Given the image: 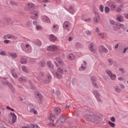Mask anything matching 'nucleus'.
<instances>
[{
    "label": "nucleus",
    "mask_w": 128,
    "mask_h": 128,
    "mask_svg": "<svg viewBox=\"0 0 128 128\" xmlns=\"http://www.w3.org/2000/svg\"><path fill=\"white\" fill-rule=\"evenodd\" d=\"M28 108L30 112H33L34 114H36L38 112L36 110H34V106L32 104H30L28 106Z\"/></svg>",
    "instance_id": "14"
},
{
    "label": "nucleus",
    "mask_w": 128,
    "mask_h": 128,
    "mask_svg": "<svg viewBox=\"0 0 128 128\" xmlns=\"http://www.w3.org/2000/svg\"><path fill=\"white\" fill-rule=\"evenodd\" d=\"M114 90H115V92H121L120 88V87H118V86H116L114 87Z\"/></svg>",
    "instance_id": "41"
},
{
    "label": "nucleus",
    "mask_w": 128,
    "mask_h": 128,
    "mask_svg": "<svg viewBox=\"0 0 128 128\" xmlns=\"http://www.w3.org/2000/svg\"><path fill=\"white\" fill-rule=\"evenodd\" d=\"M56 116L54 114H50V117H49V120H52L53 122H54V120H56Z\"/></svg>",
    "instance_id": "26"
},
{
    "label": "nucleus",
    "mask_w": 128,
    "mask_h": 128,
    "mask_svg": "<svg viewBox=\"0 0 128 128\" xmlns=\"http://www.w3.org/2000/svg\"><path fill=\"white\" fill-rule=\"evenodd\" d=\"M10 114L11 115L12 117V124H15L16 122V114L14 112H10Z\"/></svg>",
    "instance_id": "17"
},
{
    "label": "nucleus",
    "mask_w": 128,
    "mask_h": 128,
    "mask_svg": "<svg viewBox=\"0 0 128 128\" xmlns=\"http://www.w3.org/2000/svg\"><path fill=\"white\" fill-rule=\"evenodd\" d=\"M34 8V4L32 3H28L26 4L24 10H30Z\"/></svg>",
    "instance_id": "11"
},
{
    "label": "nucleus",
    "mask_w": 128,
    "mask_h": 128,
    "mask_svg": "<svg viewBox=\"0 0 128 128\" xmlns=\"http://www.w3.org/2000/svg\"><path fill=\"white\" fill-rule=\"evenodd\" d=\"M20 64H28V60H26V58L24 57H22L20 58Z\"/></svg>",
    "instance_id": "24"
},
{
    "label": "nucleus",
    "mask_w": 128,
    "mask_h": 128,
    "mask_svg": "<svg viewBox=\"0 0 128 128\" xmlns=\"http://www.w3.org/2000/svg\"><path fill=\"white\" fill-rule=\"evenodd\" d=\"M4 84H6V86H8V88H10V90L12 92H16V90L12 86V85L11 84L8 83V82H5L4 83Z\"/></svg>",
    "instance_id": "20"
},
{
    "label": "nucleus",
    "mask_w": 128,
    "mask_h": 128,
    "mask_svg": "<svg viewBox=\"0 0 128 128\" xmlns=\"http://www.w3.org/2000/svg\"><path fill=\"white\" fill-rule=\"evenodd\" d=\"M108 124H110V126H111V128H116V124H114V123L109 121L108 122Z\"/></svg>",
    "instance_id": "40"
},
{
    "label": "nucleus",
    "mask_w": 128,
    "mask_h": 128,
    "mask_svg": "<svg viewBox=\"0 0 128 128\" xmlns=\"http://www.w3.org/2000/svg\"><path fill=\"white\" fill-rule=\"evenodd\" d=\"M104 11L105 14H108V12H110V8H108V6H106L104 8Z\"/></svg>",
    "instance_id": "45"
},
{
    "label": "nucleus",
    "mask_w": 128,
    "mask_h": 128,
    "mask_svg": "<svg viewBox=\"0 0 128 128\" xmlns=\"http://www.w3.org/2000/svg\"><path fill=\"white\" fill-rule=\"evenodd\" d=\"M66 120V118L65 116H61L59 120L56 121V124L60 126L62 124H64Z\"/></svg>",
    "instance_id": "6"
},
{
    "label": "nucleus",
    "mask_w": 128,
    "mask_h": 128,
    "mask_svg": "<svg viewBox=\"0 0 128 128\" xmlns=\"http://www.w3.org/2000/svg\"><path fill=\"white\" fill-rule=\"evenodd\" d=\"M26 26H32V22H26Z\"/></svg>",
    "instance_id": "52"
},
{
    "label": "nucleus",
    "mask_w": 128,
    "mask_h": 128,
    "mask_svg": "<svg viewBox=\"0 0 128 128\" xmlns=\"http://www.w3.org/2000/svg\"><path fill=\"white\" fill-rule=\"evenodd\" d=\"M55 76L57 78H62V74H60L58 72H56Z\"/></svg>",
    "instance_id": "44"
},
{
    "label": "nucleus",
    "mask_w": 128,
    "mask_h": 128,
    "mask_svg": "<svg viewBox=\"0 0 128 128\" xmlns=\"http://www.w3.org/2000/svg\"><path fill=\"white\" fill-rule=\"evenodd\" d=\"M6 108H7V110H10L12 112H14V108H11L10 107V106H7Z\"/></svg>",
    "instance_id": "51"
},
{
    "label": "nucleus",
    "mask_w": 128,
    "mask_h": 128,
    "mask_svg": "<svg viewBox=\"0 0 128 128\" xmlns=\"http://www.w3.org/2000/svg\"><path fill=\"white\" fill-rule=\"evenodd\" d=\"M68 59L70 60H74V55L72 54H70L68 56Z\"/></svg>",
    "instance_id": "34"
},
{
    "label": "nucleus",
    "mask_w": 128,
    "mask_h": 128,
    "mask_svg": "<svg viewBox=\"0 0 128 128\" xmlns=\"http://www.w3.org/2000/svg\"><path fill=\"white\" fill-rule=\"evenodd\" d=\"M88 48L91 52H92L93 54H96V49L94 48V44L90 43L88 46Z\"/></svg>",
    "instance_id": "15"
},
{
    "label": "nucleus",
    "mask_w": 128,
    "mask_h": 128,
    "mask_svg": "<svg viewBox=\"0 0 128 128\" xmlns=\"http://www.w3.org/2000/svg\"><path fill=\"white\" fill-rule=\"evenodd\" d=\"M84 22H92V18H88L87 19H84Z\"/></svg>",
    "instance_id": "49"
},
{
    "label": "nucleus",
    "mask_w": 128,
    "mask_h": 128,
    "mask_svg": "<svg viewBox=\"0 0 128 128\" xmlns=\"http://www.w3.org/2000/svg\"><path fill=\"white\" fill-rule=\"evenodd\" d=\"M32 42L34 44L38 46H42V42L38 39H33Z\"/></svg>",
    "instance_id": "18"
},
{
    "label": "nucleus",
    "mask_w": 128,
    "mask_h": 128,
    "mask_svg": "<svg viewBox=\"0 0 128 128\" xmlns=\"http://www.w3.org/2000/svg\"><path fill=\"white\" fill-rule=\"evenodd\" d=\"M124 18L128 20V14H125L124 16Z\"/></svg>",
    "instance_id": "64"
},
{
    "label": "nucleus",
    "mask_w": 128,
    "mask_h": 128,
    "mask_svg": "<svg viewBox=\"0 0 128 128\" xmlns=\"http://www.w3.org/2000/svg\"><path fill=\"white\" fill-rule=\"evenodd\" d=\"M22 70L24 72H26V74H28L30 72L28 71V68H26V66H23L22 67Z\"/></svg>",
    "instance_id": "31"
},
{
    "label": "nucleus",
    "mask_w": 128,
    "mask_h": 128,
    "mask_svg": "<svg viewBox=\"0 0 128 128\" xmlns=\"http://www.w3.org/2000/svg\"><path fill=\"white\" fill-rule=\"evenodd\" d=\"M106 73L107 74H108V76H110L111 80H116V75L115 74H112V71L110 70H106Z\"/></svg>",
    "instance_id": "12"
},
{
    "label": "nucleus",
    "mask_w": 128,
    "mask_h": 128,
    "mask_svg": "<svg viewBox=\"0 0 128 128\" xmlns=\"http://www.w3.org/2000/svg\"><path fill=\"white\" fill-rule=\"evenodd\" d=\"M110 23L112 24V26H114V24H116V22H114V20H110Z\"/></svg>",
    "instance_id": "50"
},
{
    "label": "nucleus",
    "mask_w": 128,
    "mask_h": 128,
    "mask_svg": "<svg viewBox=\"0 0 128 128\" xmlns=\"http://www.w3.org/2000/svg\"><path fill=\"white\" fill-rule=\"evenodd\" d=\"M30 62H36V59L31 58V59L30 60Z\"/></svg>",
    "instance_id": "63"
},
{
    "label": "nucleus",
    "mask_w": 128,
    "mask_h": 128,
    "mask_svg": "<svg viewBox=\"0 0 128 128\" xmlns=\"http://www.w3.org/2000/svg\"><path fill=\"white\" fill-rule=\"evenodd\" d=\"M10 4H12V6H16V3L14 1L10 2Z\"/></svg>",
    "instance_id": "56"
},
{
    "label": "nucleus",
    "mask_w": 128,
    "mask_h": 128,
    "mask_svg": "<svg viewBox=\"0 0 128 128\" xmlns=\"http://www.w3.org/2000/svg\"><path fill=\"white\" fill-rule=\"evenodd\" d=\"M48 50H50V52H55L58 50V46L56 45L50 46L48 47Z\"/></svg>",
    "instance_id": "16"
},
{
    "label": "nucleus",
    "mask_w": 128,
    "mask_h": 128,
    "mask_svg": "<svg viewBox=\"0 0 128 128\" xmlns=\"http://www.w3.org/2000/svg\"><path fill=\"white\" fill-rule=\"evenodd\" d=\"M96 32H97V34H98V32H100V28H98V27H96Z\"/></svg>",
    "instance_id": "58"
},
{
    "label": "nucleus",
    "mask_w": 128,
    "mask_h": 128,
    "mask_svg": "<svg viewBox=\"0 0 128 128\" xmlns=\"http://www.w3.org/2000/svg\"><path fill=\"white\" fill-rule=\"evenodd\" d=\"M52 75L50 73H40L38 78V80L42 82L44 84H50L52 81Z\"/></svg>",
    "instance_id": "2"
},
{
    "label": "nucleus",
    "mask_w": 128,
    "mask_h": 128,
    "mask_svg": "<svg viewBox=\"0 0 128 128\" xmlns=\"http://www.w3.org/2000/svg\"><path fill=\"white\" fill-rule=\"evenodd\" d=\"M104 5L101 4L100 6L99 10L101 12H104Z\"/></svg>",
    "instance_id": "43"
},
{
    "label": "nucleus",
    "mask_w": 128,
    "mask_h": 128,
    "mask_svg": "<svg viewBox=\"0 0 128 128\" xmlns=\"http://www.w3.org/2000/svg\"><path fill=\"white\" fill-rule=\"evenodd\" d=\"M120 86L121 88H124V85L123 84H120Z\"/></svg>",
    "instance_id": "62"
},
{
    "label": "nucleus",
    "mask_w": 128,
    "mask_h": 128,
    "mask_svg": "<svg viewBox=\"0 0 128 128\" xmlns=\"http://www.w3.org/2000/svg\"><path fill=\"white\" fill-rule=\"evenodd\" d=\"M124 26V24L120 23H117L114 24V26H113V30H116V32H118V30L122 28Z\"/></svg>",
    "instance_id": "7"
},
{
    "label": "nucleus",
    "mask_w": 128,
    "mask_h": 128,
    "mask_svg": "<svg viewBox=\"0 0 128 128\" xmlns=\"http://www.w3.org/2000/svg\"><path fill=\"white\" fill-rule=\"evenodd\" d=\"M94 22L95 24H98L100 22V16L98 12L95 13V16L94 18Z\"/></svg>",
    "instance_id": "10"
},
{
    "label": "nucleus",
    "mask_w": 128,
    "mask_h": 128,
    "mask_svg": "<svg viewBox=\"0 0 128 128\" xmlns=\"http://www.w3.org/2000/svg\"><path fill=\"white\" fill-rule=\"evenodd\" d=\"M38 66L41 68H44L46 66V62L44 60H41L39 62Z\"/></svg>",
    "instance_id": "32"
},
{
    "label": "nucleus",
    "mask_w": 128,
    "mask_h": 128,
    "mask_svg": "<svg viewBox=\"0 0 128 128\" xmlns=\"http://www.w3.org/2000/svg\"><path fill=\"white\" fill-rule=\"evenodd\" d=\"M100 52H106V54H107V52H108V49L106 48H105L104 45L100 46Z\"/></svg>",
    "instance_id": "21"
},
{
    "label": "nucleus",
    "mask_w": 128,
    "mask_h": 128,
    "mask_svg": "<svg viewBox=\"0 0 128 128\" xmlns=\"http://www.w3.org/2000/svg\"><path fill=\"white\" fill-rule=\"evenodd\" d=\"M4 40H8V38H14V36L12 34H6L4 36Z\"/></svg>",
    "instance_id": "25"
},
{
    "label": "nucleus",
    "mask_w": 128,
    "mask_h": 128,
    "mask_svg": "<svg viewBox=\"0 0 128 128\" xmlns=\"http://www.w3.org/2000/svg\"><path fill=\"white\" fill-rule=\"evenodd\" d=\"M48 39L52 42H54L58 40V37L54 34H50L49 35Z\"/></svg>",
    "instance_id": "13"
},
{
    "label": "nucleus",
    "mask_w": 128,
    "mask_h": 128,
    "mask_svg": "<svg viewBox=\"0 0 128 128\" xmlns=\"http://www.w3.org/2000/svg\"><path fill=\"white\" fill-rule=\"evenodd\" d=\"M118 80H121V81H122L124 80V78L122 77V76H120V77H118Z\"/></svg>",
    "instance_id": "60"
},
{
    "label": "nucleus",
    "mask_w": 128,
    "mask_h": 128,
    "mask_svg": "<svg viewBox=\"0 0 128 128\" xmlns=\"http://www.w3.org/2000/svg\"><path fill=\"white\" fill-rule=\"evenodd\" d=\"M12 72H14V69H12V71H11V74H12V77L14 78H18V74H16Z\"/></svg>",
    "instance_id": "39"
},
{
    "label": "nucleus",
    "mask_w": 128,
    "mask_h": 128,
    "mask_svg": "<svg viewBox=\"0 0 128 128\" xmlns=\"http://www.w3.org/2000/svg\"><path fill=\"white\" fill-rule=\"evenodd\" d=\"M108 62H109V66H112V60L109 59Z\"/></svg>",
    "instance_id": "53"
},
{
    "label": "nucleus",
    "mask_w": 128,
    "mask_h": 128,
    "mask_svg": "<svg viewBox=\"0 0 128 128\" xmlns=\"http://www.w3.org/2000/svg\"><path fill=\"white\" fill-rule=\"evenodd\" d=\"M30 18L32 20H38V17L40 16V14H38V12L35 10H32L30 12Z\"/></svg>",
    "instance_id": "4"
},
{
    "label": "nucleus",
    "mask_w": 128,
    "mask_h": 128,
    "mask_svg": "<svg viewBox=\"0 0 128 128\" xmlns=\"http://www.w3.org/2000/svg\"><path fill=\"white\" fill-rule=\"evenodd\" d=\"M19 82H26V78H18Z\"/></svg>",
    "instance_id": "48"
},
{
    "label": "nucleus",
    "mask_w": 128,
    "mask_h": 128,
    "mask_svg": "<svg viewBox=\"0 0 128 128\" xmlns=\"http://www.w3.org/2000/svg\"><path fill=\"white\" fill-rule=\"evenodd\" d=\"M93 94H94L98 102H102V99H100V98L102 97V95H100V92H98V91L96 90L93 91Z\"/></svg>",
    "instance_id": "5"
},
{
    "label": "nucleus",
    "mask_w": 128,
    "mask_h": 128,
    "mask_svg": "<svg viewBox=\"0 0 128 128\" xmlns=\"http://www.w3.org/2000/svg\"><path fill=\"white\" fill-rule=\"evenodd\" d=\"M109 6H110L112 10H114V8H116V6L112 4V2H110L109 3Z\"/></svg>",
    "instance_id": "42"
},
{
    "label": "nucleus",
    "mask_w": 128,
    "mask_h": 128,
    "mask_svg": "<svg viewBox=\"0 0 128 128\" xmlns=\"http://www.w3.org/2000/svg\"><path fill=\"white\" fill-rule=\"evenodd\" d=\"M118 4H122L124 0H116Z\"/></svg>",
    "instance_id": "59"
},
{
    "label": "nucleus",
    "mask_w": 128,
    "mask_h": 128,
    "mask_svg": "<svg viewBox=\"0 0 128 128\" xmlns=\"http://www.w3.org/2000/svg\"><path fill=\"white\" fill-rule=\"evenodd\" d=\"M116 20L119 22H124V18H122V16H118L116 18Z\"/></svg>",
    "instance_id": "28"
},
{
    "label": "nucleus",
    "mask_w": 128,
    "mask_h": 128,
    "mask_svg": "<svg viewBox=\"0 0 128 128\" xmlns=\"http://www.w3.org/2000/svg\"><path fill=\"white\" fill-rule=\"evenodd\" d=\"M119 70H120V72H121L122 74H124V68H120L119 69Z\"/></svg>",
    "instance_id": "55"
},
{
    "label": "nucleus",
    "mask_w": 128,
    "mask_h": 128,
    "mask_svg": "<svg viewBox=\"0 0 128 128\" xmlns=\"http://www.w3.org/2000/svg\"><path fill=\"white\" fill-rule=\"evenodd\" d=\"M91 80L92 82L93 86L96 88H98V84H96V77L92 76L91 77Z\"/></svg>",
    "instance_id": "23"
},
{
    "label": "nucleus",
    "mask_w": 128,
    "mask_h": 128,
    "mask_svg": "<svg viewBox=\"0 0 128 128\" xmlns=\"http://www.w3.org/2000/svg\"><path fill=\"white\" fill-rule=\"evenodd\" d=\"M28 127L30 128H40V126H38L34 124H30L28 126Z\"/></svg>",
    "instance_id": "38"
},
{
    "label": "nucleus",
    "mask_w": 128,
    "mask_h": 128,
    "mask_svg": "<svg viewBox=\"0 0 128 128\" xmlns=\"http://www.w3.org/2000/svg\"><path fill=\"white\" fill-rule=\"evenodd\" d=\"M86 34H87L88 36H92V32H90V30H87L85 32Z\"/></svg>",
    "instance_id": "47"
},
{
    "label": "nucleus",
    "mask_w": 128,
    "mask_h": 128,
    "mask_svg": "<svg viewBox=\"0 0 128 128\" xmlns=\"http://www.w3.org/2000/svg\"><path fill=\"white\" fill-rule=\"evenodd\" d=\"M55 60H56V62H58L59 64H60V66H64V62H62V60H60V58H56Z\"/></svg>",
    "instance_id": "30"
},
{
    "label": "nucleus",
    "mask_w": 128,
    "mask_h": 128,
    "mask_svg": "<svg viewBox=\"0 0 128 128\" xmlns=\"http://www.w3.org/2000/svg\"><path fill=\"white\" fill-rule=\"evenodd\" d=\"M63 28L67 32H70V23L67 21L64 22L63 24Z\"/></svg>",
    "instance_id": "8"
},
{
    "label": "nucleus",
    "mask_w": 128,
    "mask_h": 128,
    "mask_svg": "<svg viewBox=\"0 0 128 128\" xmlns=\"http://www.w3.org/2000/svg\"><path fill=\"white\" fill-rule=\"evenodd\" d=\"M59 30L60 26L56 24H53V26L52 28V32H58Z\"/></svg>",
    "instance_id": "19"
},
{
    "label": "nucleus",
    "mask_w": 128,
    "mask_h": 128,
    "mask_svg": "<svg viewBox=\"0 0 128 128\" xmlns=\"http://www.w3.org/2000/svg\"><path fill=\"white\" fill-rule=\"evenodd\" d=\"M86 68V66H84V64H82L81 65V66L79 68V70L80 72H82V70H84Z\"/></svg>",
    "instance_id": "37"
},
{
    "label": "nucleus",
    "mask_w": 128,
    "mask_h": 128,
    "mask_svg": "<svg viewBox=\"0 0 128 128\" xmlns=\"http://www.w3.org/2000/svg\"><path fill=\"white\" fill-rule=\"evenodd\" d=\"M41 20L42 22H45V24H51L50 20L46 16H42Z\"/></svg>",
    "instance_id": "9"
},
{
    "label": "nucleus",
    "mask_w": 128,
    "mask_h": 128,
    "mask_svg": "<svg viewBox=\"0 0 128 128\" xmlns=\"http://www.w3.org/2000/svg\"><path fill=\"white\" fill-rule=\"evenodd\" d=\"M0 54L1 56H6V52H4V51H2L1 52H0Z\"/></svg>",
    "instance_id": "57"
},
{
    "label": "nucleus",
    "mask_w": 128,
    "mask_h": 128,
    "mask_svg": "<svg viewBox=\"0 0 128 128\" xmlns=\"http://www.w3.org/2000/svg\"><path fill=\"white\" fill-rule=\"evenodd\" d=\"M110 120H111V122H116V118H114V117H112L110 118Z\"/></svg>",
    "instance_id": "54"
},
{
    "label": "nucleus",
    "mask_w": 128,
    "mask_h": 128,
    "mask_svg": "<svg viewBox=\"0 0 128 128\" xmlns=\"http://www.w3.org/2000/svg\"><path fill=\"white\" fill-rule=\"evenodd\" d=\"M47 64L49 68H54V64H52L50 62H48Z\"/></svg>",
    "instance_id": "36"
},
{
    "label": "nucleus",
    "mask_w": 128,
    "mask_h": 128,
    "mask_svg": "<svg viewBox=\"0 0 128 128\" xmlns=\"http://www.w3.org/2000/svg\"><path fill=\"white\" fill-rule=\"evenodd\" d=\"M87 122H94V124H100L102 120V116L98 113H94L84 116Z\"/></svg>",
    "instance_id": "1"
},
{
    "label": "nucleus",
    "mask_w": 128,
    "mask_h": 128,
    "mask_svg": "<svg viewBox=\"0 0 128 128\" xmlns=\"http://www.w3.org/2000/svg\"><path fill=\"white\" fill-rule=\"evenodd\" d=\"M57 70H58V72H60V74H64V70L60 68H58Z\"/></svg>",
    "instance_id": "46"
},
{
    "label": "nucleus",
    "mask_w": 128,
    "mask_h": 128,
    "mask_svg": "<svg viewBox=\"0 0 128 128\" xmlns=\"http://www.w3.org/2000/svg\"><path fill=\"white\" fill-rule=\"evenodd\" d=\"M54 112H55L56 114L58 116V114L62 112V110H60V108H57L54 110Z\"/></svg>",
    "instance_id": "27"
},
{
    "label": "nucleus",
    "mask_w": 128,
    "mask_h": 128,
    "mask_svg": "<svg viewBox=\"0 0 128 128\" xmlns=\"http://www.w3.org/2000/svg\"><path fill=\"white\" fill-rule=\"evenodd\" d=\"M126 50H128V48L126 47V48H124L123 50V53L124 54H126Z\"/></svg>",
    "instance_id": "61"
},
{
    "label": "nucleus",
    "mask_w": 128,
    "mask_h": 128,
    "mask_svg": "<svg viewBox=\"0 0 128 128\" xmlns=\"http://www.w3.org/2000/svg\"><path fill=\"white\" fill-rule=\"evenodd\" d=\"M22 50L25 52L30 54L32 52V46L28 43H24L22 44Z\"/></svg>",
    "instance_id": "3"
},
{
    "label": "nucleus",
    "mask_w": 128,
    "mask_h": 128,
    "mask_svg": "<svg viewBox=\"0 0 128 128\" xmlns=\"http://www.w3.org/2000/svg\"><path fill=\"white\" fill-rule=\"evenodd\" d=\"M35 96L36 98H38L40 100H42V95L40 92H36L35 94Z\"/></svg>",
    "instance_id": "29"
},
{
    "label": "nucleus",
    "mask_w": 128,
    "mask_h": 128,
    "mask_svg": "<svg viewBox=\"0 0 128 128\" xmlns=\"http://www.w3.org/2000/svg\"><path fill=\"white\" fill-rule=\"evenodd\" d=\"M122 8H124V4H120L117 8L116 10L118 12H122Z\"/></svg>",
    "instance_id": "33"
},
{
    "label": "nucleus",
    "mask_w": 128,
    "mask_h": 128,
    "mask_svg": "<svg viewBox=\"0 0 128 128\" xmlns=\"http://www.w3.org/2000/svg\"><path fill=\"white\" fill-rule=\"evenodd\" d=\"M65 10H67L68 12L71 14H74V13L76 12L74 10V8L72 6H70L69 7V8H65Z\"/></svg>",
    "instance_id": "22"
},
{
    "label": "nucleus",
    "mask_w": 128,
    "mask_h": 128,
    "mask_svg": "<svg viewBox=\"0 0 128 128\" xmlns=\"http://www.w3.org/2000/svg\"><path fill=\"white\" fill-rule=\"evenodd\" d=\"M10 56H12V58H18V55L16 54L14 52H10Z\"/></svg>",
    "instance_id": "35"
}]
</instances>
